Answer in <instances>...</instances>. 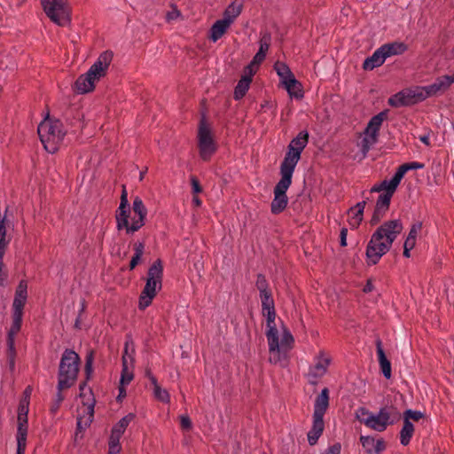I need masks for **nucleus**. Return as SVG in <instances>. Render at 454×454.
<instances>
[{"label":"nucleus","instance_id":"1","mask_svg":"<svg viewBox=\"0 0 454 454\" xmlns=\"http://www.w3.org/2000/svg\"><path fill=\"white\" fill-rule=\"evenodd\" d=\"M356 413L357 419L367 427L383 432L389 425L397 423L402 419V413L394 405H386L378 413H372L364 408H361Z\"/></svg>","mask_w":454,"mask_h":454},{"label":"nucleus","instance_id":"2","mask_svg":"<svg viewBox=\"0 0 454 454\" xmlns=\"http://www.w3.org/2000/svg\"><path fill=\"white\" fill-rule=\"evenodd\" d=\"M113 58V51H103L90 69L85 74L80 75L76 80L75 88L77 91L84 94L93 90L95 82L106 75Z\"/></svg>","mask_w":454,"mask_h":454},{"label":"nucleus","instance_id":"3","mask_svg":"<svg viewBox=\"0 0 454 454\" xmlns=\"http://www.w3.org/2000/svg\"><path fill=\"white\" fill-rule=\"evenodd\" d=\"M37 133L44 149L50 153H55L62 143L67 130L59 120L45 119L37 127Z\"/></svg>","mask_w":454,"mask_h":454},{"label":"nucleus","instance_id":"4","mask_svg":"<svg viewBox=\"0 0 454 454\" xmlns=\"http://www.w3.org/2000/svg\"><path fill=\"white\" fill-rule=\"evenodd\" d=\"M79 363L80 357L74 350L66 349L63 352L58 373V390L63 391L75 383L79 372Z\"/></svg>","mask_w":454,"mask_h":454},{"label":"nucleus","instance_id":"5","mask_svg":"<svg viewBox=\"0 0 454 454\" xmlns=\"http://www.w3.org/2000/svg\"><path fill=\"white\" fill-rule=\"evenodd\" d=\"M163 266L160 260H156L149 268L146 283L139 297V309H145L155 297L157 291L161 288Z\"/></svg>","mask_w":454,"mask_h":454},{"label":"nucleus","instance_id":"6","mask_svg":"<svg viewBox=\"0 0 454 454\" xmlns=\"http://www.w3.org/2000/svg\"><path fill=\"white\" fill-rule=\"evenodd\" d=\"M27 298V284L26 280H20L12 303V324L8 332V345L13 348L14 337L20 332L22 325L23 309Z\"/></svg>","mask_w":454,"mask_h":454},{"label":"nucleus","instance_id":"7","mask_svg":"<svg viewBox=\"0 0 454 454\" xmlns=\"http://www.w3.org/2000/svg\"><path fill=\"white\" fill-rule=\"evenodd\" d=\"M388 230L377 229L372 235L366 248L368 263L376 264L382 255L388 251L396 233H398L397 231H387Z\"/></svg>","mask_w":454,"mask_h":454},{"label":"nucleus","instance_id":"8","mask_svg":"<svg viewBox=\"0 0 454 454\" xmlns=\"http://www.w3.org/2000/svg\"><path fill=\"white\" fill-rule=\"evenodd\" d=\"M309 142V133L307 130H301L293 138L287 146V152L280 165L281 171H286L294 174L301 155Z\"/></svg>","mask_w":454,"mask_h":454},{"label":"nucleus","instance_id":"9","mask_svg":"<svg viewBox=\"0 0 454 454\" xmlns=\"http://www.w3.org/2000/svg\"><path fill=\"white\" fill-rule=\"evenodd\" d=\"M382 191H384V192L379 195L370 221L372 225H377L380 223V220L386 215L389 209L391 198L395 192V189L392 188V186L388 184H383L382 181L380 184L372 186L370 190V193L380 192Z\"/></svg>","mask_w":454,"mask_h":454},{"label":"nucleus","instance_id":"10","mask_svg":"<svg viewBox=\"0 0 454 454\" xmlns=\"http://www.w3.org/2000/svg\"><path fill=\"white\" fill-rule=\"evenodd\" d=\"M44 12L59 26L65 27L71 21L67 0H41Z\"/></svg>","mask_w":454,"mask_h":454},{"label":"nucleus","instance_id":"11","mask_svg":"<svg viewBox=\"0 0 454 454\" xmlns=\"http://www.w3.org/2000/svg\"><path fill=\"white\" fill-rule=\"evenodd\" d=\"M427 98L424 86L403 90L388 98L392 107L412 106Z\"/></svg>","mask_w":454,"mask_h":454},{"label":"nucleus","instance_id":"12","mask_svg":"<svg viewBox=\"0 0 454 454\" xmlns=\"http://www.w3.org/2000/svg\"><path fill=\"white\" fill-rule=\"evenodd\" d=\"M280 175L281 178L274 187V199L271 202L273 214L281 213L286 207L288 201L286 191L292 184L293 174L280 170Z\"/></svg>","mask_w":454,"mask_h":454},{"label":"nucleus","instance_id":"13","mask_svg":"<svg viewBox=\"0 0 454 454\" xmlns=\"http://www.w3.org/2000/svg\"><path fill=\"white\" fill-rule=\"evenodd\" d=\"M198 146L200 158L207 161L216 151V145L212 137L211 130L207 126L205 118L200 122L198 130Z\"/></svg>","mask_w":454,"mask_h":454},{"label":"nucleus","instance_id":"14","mask_svg":"<svg viewBox=\"0 0 454 454\" xmlns=\"http://www.w3.org/2000/svg\"><path fill=\"white\" fill-rule=\"evenodd\" d=\"M387 117V111H382L374 115L369 121L364 130V137L362 139V151L366 153L371 147L378 142L379 131L382 122Z\"/></svg>","mask_w":454,"mask_h":454},{"label":"nucleus","instance_id":"15","mask_svg":"<svg viewBox=\"0 0 454 454\" xmlns=\"http://www.w3.org/2000/svg\"><path fill=\"white\" fill-rule=\"evenodd\" d=\"M424 414L419 411L406 410L402 415L403 425L400 431V442L407 446L414 434V426L412 422H418L423 418Z\"/></svg>","mask_w":454,"mask_h":454},{"label":"nucleus","instance_id":"16","mask_svg":"<svg viewBox=\"0 0 454 454\" xmlns=\"http://www.w3.org/2000/svg\"><path fill=\"white\" fill-rule=\"evenodd\" d=\"M117 227H130V207L125 185L122 186L121 203L116 210Z\"/></svg>","mask_w":454,"mask_h":454},{"label":"nucleus","instance_id":"17","mask_svg":"<svg viewBox=\"0 0 454 454\" xmlns=\"http://www.w3.org/2000/svg\"><path fill=\"white\" fill-rule=\"evenodd\" d=\"M132 215L130 227H143L146 224L147 208L139 197H136L132 203Z\"/></svg>","mask_w":454,"mask_h":454},{"label":"nucleus","instance_id":"18","mask_svg":"<svg viewBox=\"0 0 454 454\" xmlns=\"http://www.w3.org/2000/svg\"><path fill=\"white\" fill-rule=\"evenodd\" d=\"M454 83V74L438 77L432 84L424 86L427 98L446 91Z\"/></svg>","mask_w":454,"mask_h":454},{"label":"nucleus","instance_id":"19","mask_svg":"<svg viewBox=\"0 0 454 454\" xmlns=\"http://www.w3.org/2000/svg\"><path fill=\"white\" fill-rule=\"evenodd\" d=\"M423 168V164L417 162V161L404 163L397 168L396 172L395 173V175L392 176L391 179L383 180V184H388V185L392 186V188L396 190L401 180L403 179V176L405 175V173L408 170L419 169V168Z\"/></svg>","mask_w":454,"mask_h":454},{"label":"nucleus","instance_id":"20","mask_svg":"<svg viewBox=\"0 0 454 454\" xmlns=\"http://www.w3.org/2000/svg\"><path fill=\"white\" fill-rule=\"evenodd\" d=\"M408 226L411 228L422 227V222L420 221H410L408 213L399 215L398 216L392 215L391 219L386 221L380 227L386 228H396Z\"/></svg>","mask_w":454,"mask_h":454},{"label":"nucleus","instance_id":"21","mask_svg":"<svg viewBox=\"0 0 454 454\" xmlns=\"http://www.w3.org/2000/svg\"><path fill=\"white\" fill-rule=\"evenodd\" d=\"M329 406V390L325 387L317 396L314 404L313 417L324 419V415Z\"/></svg>","mask_w":454,"mask_h":454},{"label":"nucleus","instance_id":"22","mask_svg":"<svg viewBox=\"0 0 454 454\" xmlns=\"http://www.w3.org/2000/svg\"><path fill=\"white\" fill-rule=\"evenodd\" d=\"M365 198L363 201H360L351 207L348 212L349 224L353 227L359 226L363 221L364 210L366 205Z\"/></svg>","mask_w":454,"mask_h":454},{"label":"nucleus","instance_id":"23","mask_svg":"<svg viewBox=\"0 0 454 454\" xmlns=\"http://www.w3.org/2000/svg\"><path fill=\"white\" fill-rule=\"evenodd\" d=\"M27 419L23 420H18V430H17V453L25 454L27 445Z\"/></svg>","mask_w":454,"mask_h":454},{"label":"nucleus","instance_id":"24","mask_svg":"<svg viewBox=\"0 0 454 454\" xmlns=\"http://www.w3.org/2000/svg\"><path fill=\"white\" fill-rule=\"evenodd\" d=\"M360 442L366 450H372L375 454H380L386 449V442L382 438L375 440L373 437L362 435Z\"/></svg>","mask_w":454,"mask_h":454},{"label":"nucleus","instance_id":"25","mask_svg":"<svg viewBox=\"0 0 454 454\" xmlns=\"http://www.w3.org/2000/svg\"><path fill=\"white\" fill-rule=\"evenodd\" d=\"M376 348L378 355V361L381 369V372L386 379H390L392 375L391 371V364L390 361L387 358L386 354L382 348V343L380 340H376Z\"/></svg>","mask_w":454,"mask_h":454},{"label":"nucleus","instance_id":"26","mask_svg":"<svg viewBox=\"0 0 454 454\" xmlns=\"http://www.w3.org/2000/svg\"><path fill=\"white\" fill-rule=\"evenodd\" d=\"M231 25L229 20H224L223 19L217 20L209 30V40L214 43L218 41L226 33Z\"/></svg>","mask_w":454,"mask_h":454},{"label":"nucleus","instance_id":"27","mask_svg":"<svg viewBox=\"0 0 454 454\" xmlns=\"http://www.w3.org/2000/svg\"><path fill=\"white\" fill-rule=\"evenodd\" d=\"M385 54L381 47L378 48L372 56L365 59L363 63L364 70H373L375 67H380L386 60Z\"/></svg>","mask_w":454,"mask_h":454},{"label":"nucleus","instance_id":"28","mask_svg":"<svg viewBox=\"0 0 454 454\" xmlns=\"http://www.w3.org/2000/svg\"><path fill=\"white\" fill-rule=\"evenodd\" d=\"M242 9V0H234L225 9L223 19L224 20H229L230 24H232L235 19L241 13Z\"/></svg>","mask_w":454,"mask_h":454},{"label":"nucleus","instance_id":"29","mask_svg":"<svg viewBox=\"0 0 454 454\" xmlns=\"http://www.w3.org/2000/svg\"><path fill=\"white\" fill-rule=\"evenodd\" d=\"M324 419L313 417V426L308 433V441L310 445L317 443L318 438L324 431Z\"/></svg>","mask_w":454,"mask_h":454},{"label":"nucleus","instance_id":"30","mask_svg":"<svg viewBox=\"0 0 454 454\" xmlns=\"http://www.w3.org/2000/svg\"><path fill=\"white\" fill-rule=\"evenodd\" d=\"M380 47L385 54L386 59L395 55H401L404 53L408 49L407 45L402 42L385 43Z\"/></svg>","mask_w":454,"mask_h":454},{"label":"nucleus","instance_id":"31","mask_svg":"<svg viewBox=\"0 0 454 454\" xmlns=\"http://www.w3.org/2000/svg\"><path fill=\"white\" fill-rule=\"evenodd\" d=\"M266 337L270 352L279 350L278 331L276 324L267 325Z\"/></svg>","mask_w":454,"mask_h":454},{"label":"nucleus","instance_id":"32","mask_svg":"<svg viewBox=\"0 0 454 454\" xmlns=\"http://www.w3.org/2000/svg\"><path fill=\"white\" fill-rule=\"evenodd\" d=\"M291 98L300 99L303 98L301 83L294 76L283 84Z\"/></svg>","mask_w":454,"mask_h":454},{"label":"nucleus","instance_id":"33","mask_svg":"<svg viewBox=\"0 0 454 454\" xmlns=\"http://www.w3.org/2000/svg\"><path fill=\"white\" fill-rule=\"evenodd\" d=\"M251 82L252 78H250V76L243 75L240 78L234 89L233 98L235 100H239L244 98L250 87Z\"/></svg>","mask_w":454,"mask_h":454},{"label":"nucleus","instance_id":"34","mask_svg":"<svg viewBox=\"0 0 454 454\" xmlns=\"http://www.w3.org/2000/svg\"><path fill=\"white\" fill-rule=\"evenodd\" d=\"M135 348L131 340H128L125 342V347L122 355V366H134L135 362Z\"/></svg>","mask_w":454,"mask_h":454},{"label":"nucleus","instance_id":"35","mask_svg":"<svg viewBox=\"0 0 454 454\" xmlns=\"http://www.w3.org/2000/svg\"><path fill=\"white\" fill-rule=\"evenodd\" d=\"M274 69L279 76L282 84L285 83V81H288L294 76L289 67L284 62H276L274 65Z\"/></svg>","mask_w":454,"mask_h":454},{"label":"nucleus","instance_id":"36","mask_svg":"<svg viewBox=\"0 0 454 454\" xmlns=\"http://www.w3.org/2000/svg\"><path fill=\"white\" fill-rule=\"evenodd\" d=\"M330 359L326 357L323 353L317 357V362L312 369V373L316 377H320L326 372L327 366L329 365Z\"/></svg>","mask_w":454,"mask_h":454},{"label":"nucleus","instance_id":"37","mask_svg":"<svg viewBox=\"0 0 454 454\" xmlns=\"http://www.w3.org/2000/svg\"><path fill=\"white\" fill-rule=\"evenodd\" d=\"M150 380L153 385V394L155 398L162 403H168L169 401V395L168 391L158 385L157 380L153 376H150Z\"/></svg>","mask_w":454,"mask_h":454},{"label":"nucleus","instance_id":"38","mask_svg":"<svg viewBox=\"0 0 454 454\" xmlns=\"http://www.w3.org/2000/svg\"><path fill=\"white\" fill-rule=\"evenodd\" d=\"M135 415L129 413L123 417L112 429V431L122 435L129 424L134 419Z\"/></svg>","mask_w":454,"mask_h":454},{"label":"nucleus","instance_id":"39","mask_svg":"<svg viewBox=\"0 0 454 454\" xmlns=\"http://www.w3.org/2000/svg\"><path fill=\"white\" fill-rule=\"evenodd\" d=\"M133 367L130 366H122L121 375L120 380V385L126 386L130 383L133 380Z\"/></svg>","mask_w":454,"mask_h":454},{"label":"nucleus","instance_id":"40","mask_svg":"<svg viewBox=\"0 0 454 454\" xmlns=\"http://www.w3.org/2000/svg\"><path fill=\"white\" fill-rule=\"evenodd\" d=\"M270 42L271 35L269 32L262 33L259 42L260 48L258 51L264 53L266 55L267 51L270 49Z\"/></svg>","mask_w":454,"mask_h":454},{"label":"nucleus","instance_id":"41","mask_svg":"<svg viewBox=\"0 0 454 454\" xmlns=\"http://www.w3.org/2000/svg\"><path fill=\"white\" fill-rule=\"evenodd\" d=\"M293 342L294 338L292 334L287 330H285L281 340L279 341V350L289 349Z\"/></svg>","mask_w":454,"mask_h":454},{"label":"nucleus","instance_id":"42","mask_svg":"<svg viewBox=\"0 0 454 454\" xmlns=\"http://www.w3.org/2000/svg\"><path fill=\"white\" fill-rule=\"evenodd\" d=\"M84 406H86L84 412L87 414V418L85 419V426L90 425L92 422L94 416V400H86L83 401Z\"/></svg>","mask_w":454,"mask_h":454},{"label":"nucleus","instance_id":"43","mask_svg":"<svg viewBox=\"0 0 454 454\" xmlns=\"http://www.w3.org/2000/svg\"><path fill=\"white\" fill-rule=\"evenodd\" d=\"M260 299L262 301V309H269V307L274 306V300L270 290L260 293Z\"/></svg>","mask_w":454,"mask_h":454},{"label":"nucleus","instance_id":"44","mask_svg":"<svg viewBox=\"0 0 454 454\" xmlns=\"http://www.w3.org/2000/svg\"><path fill=\"white\" fill-rule=\"evenodd\" d=\"M417 230L418 229H411L410 233L404 241L403 247H407L410 249H412L414 247L416 243V238L418 235Z\"/></svg>","mask_w":454,"mask_h":454},{"label":"nucleus","instance_id":"45","mask_svg":"<svg viewBox=\"0 0 454 454\" xmlns=\"http://www.w3.org/2000/svg\"><path fill=\"white\" fill-rule=\"evenodd\" d=\"M262 315L266 317L267 325L276 324V310L275 306L269 307V309H262Z\"/></svg>","mask_w":454,"mask_h":454},{"label":"nucleus","instance_id":"46","mask_svg":"<svg viewBox=\"0 0 454 454\" xmlns=\"http://www.w3.org/2000/svg\"><path fill=\"white\" fill-rule=\"evenodd\" d=\"M61 392L62 391L58 390V393L51 405L50 410L52 414H55L58 411V410L60 407L61 403L63 402V400L65 398Z\"/></svg>","mask_w":454,"mask_h":454},{"label":"nucleus","instance_id":"47","mask_svg":"<svg viewBox=\"0 0 454 454\" xmlns=\"http://www.w3.org/2000/svg\"><path fill=\"white\" fill-rule=\"evenodd\" d=\"M255 286L260 293L270 290L268 281L266 280L265 277L262 274L257 275Z\"/></svg>","mask_w":454,"mask_h":454},{"label":"nucleus","instance_id":"48","mask_svg":"<svg viewBox=\"0 0 454 454\" xmlns=\"http://www.w3.org/2000/svg\"><path fill=\"white\" fill-rule=\"evenodd\" d=\"M28 413V403L21 402L19 405L18 410V420H23L27 419Z\"/></svg>","mask_w":454,"mask_h":454},{"label":"nucleus","instance_id":"49","mask_svg":"<svg viewBox=\"0 0 454 454\" xmlns=\"http://www.w3.org/2000/svg\"><path fill=\"white\" fill-rule=\"evenodd\" d=\"M92 365H93V353L90 352V354L87 355L86 361H85L84 370H85L87 379H89L90 377V375L93 372Z\"/></svg>","mask_w":454,"mask_h":454},{"label":"nucleus","instance_id":"50","mask_svg":"<svg viewBox=\"0 0 454 454\" xmlns=\"http://www.w3.org/2000/svg\"><path fill=\"white\" fill-rule=\"evenodd\" d=\"M180 426L184 430H190L192 428V421L187 415L180 416Z\"/></svg>","mask_w":454,"mask_h":454},{"label":"nucleus","instance_id":"51","mask_svg":"<svg viewBox=\"0 0 454 454\" xmlns=\"http://www.w3.org/2000/svg\"><path fill=\"white\" fill-rule=\"evenodd\" d=\"M10 242L6 237V229H0V248L5 249Z\"/></svg>","mask_w":454,"mask_h":454},{"label":"nucleus","instance_id":"52","mask_svg":"<svg viewBox=\"0 0 454 454\" xmlns=\"http://www.w3.org/2000/svg\"><path fill=\"white\" fill-rule=\"evenodd\" d=\"M180 12L176 9L175 5H173V9L170 12H168L166 14L167 21H172L176 20L180 16Z\"/></svg>","mask_w":454,"mask_h":454},{"label":"nucleus","instance_id":"53","mask_svg":"<svg viewBox=\"0 0 454 454\" xmlns=\"http://www.w3.org/2000/svg\"><path fill=\"white\" fill-rule=\"evenodd\" d=\"M191 184H192V192L194 193L201 192L202 188L200 186V184L199 180L195 176H192V178H191Z\"/></svg>","mask_w":454,"mask_h":454},{"label":"nucleus","instance_id":"54","mask_svg":"<svg viewBox=\"0 0 454 454\" xmlns=\"http://www.w3.org/2000/svg\"><path fill=\"white\" fill-rule=\"evenodd\" d=\"M265 57L266 55L264 53L257 51L251 61V65H260L264 60Z\"/></svg>","mask_w":454,"mask_h":454},{"label":"nucleus","instance_id":"55","mask_svg":"<svg viewBox=\"0 0 454 454\" xmlns=\"http://www.w3.org/2000/svg\"><path fill=\"white\" fill-rule=\"evenodd\" d=\"M121 435L112 431L110 440H109V445H120V439Z\"/></svg>","mask_w":454,"mask_h":454},{"label":"nucleus","instance_id":"56","mask_svg":"<svg viewBox=\"0 0 454 454\" xmlns=\"http://www.w3.org/2000/svg\"><path fill=\"white\" fill-rule=\"evenodd\" d=\"M134 251H135V254H138V256L142 257L143 254H144V248H145V246L142 242H136L134 244Z\"/></svg>","mask_w":454,"mask_h":454},{"label":"nucleus","instance_id":"57","mask_svg":"<svg viewBox=\"0 0 454 454\" xmlns=\"http://www.w3.org/2000/svg\"><path fill=\"white\" fill-rule=\"evenodd\" d=\"M347 234H348V229H341L340 234V243L341 247L347 246Z\"/></svg>","mask_w":454,"mask_h":454},{"label":"nucleus","instance_id":"58","mask_svg":"<svg viewBox=\"0 0 454 454\" xmlns=\"http://www.w3.org/2000/svg\"><path fill=\"white\" fill-rule=\"evenodd\" d=\"M141 257L138 254H134L129 262V270H134L136 266L138 264Z\"/></svg>","mask_w":454,"mask_h":454},{"label":"nucleus","instance_id":"59","mask_svg":"<svg viewBox=\"0 0 454 454\" xmlns=\"http://www.w3.org/2000/svg\"><path fill=\"white\" fill-rule=\"evenodd\" d=\"M271 356H270V362L272 364H277L280 360V350L275 352H270Z\"/></svg>","mask_w":454,"mask_h":454},{"label":"nucleus","instance_id":"60","mask_svg":"<svg viewBox=\"0 0 454 454\" xmlns=\"http://www.w3.org/2000/svg\"><path fill=\"white\" fill-rule=\"evenodd\" d=\"M419 140L424 144L426 145L427 146H430L431 144H430V135H429V132H427V134H424L422 136H420L419 137Z\"/></svg>","mask_w":454,"mask_h":454},{"label":"nucleus","instance_id":"61","mask_svg":"<svg viewBox=\"0 0 454 454\" xmlns=\"http://www.w3.org/2000/svg\"><path fill=\"white\" fill-rule=\"evenodd\" d=\"M121 450V445H109L108 454H118Z\"/></svg>","mask_w":454,"mask_h":454},{"label":"nucleus","instance_id":"62","mask_svg":"<svg viewBox=\"0 0 454 454\" xmlns=\"http://www.w3.org/2000/svg\"><path fill=\"white\" fill-rule=\"evenodd\" d=\"M4 265H0V286H4L7 278L6 273L3 271Z\"/></svg>","mask_w":454,"mask_h":454},{"label":"nucleus","instance_id":"63","mask_svg":"<svg viewBox=\"0 0 454 454\" xmlns=\"http://www.w3.org/2000/svg\"><path fill=\"white\" fill-rule=\"evenodd\" d=\"M245 72V75L250 76V78H252V76L254 74V71L253 70V65H251V63L247 67H246Z\"/></svg>","mask_w":454,"mask_h":454},{"label":"nucleus","instance_id":"64","mask_svg":"<svg viewBox=\"0 0 454 454\" xmlns=\"http://www.w3.org/2000/svg\"><path fill=\"white\" fill-rule=\"evenodd\" d=\"M372 290V284L371 283V281H368L367 284L365 285V286L364 287V292L369 293Z\"/></svg>","mask_w":454,"mask_h":454}]
</instances>
